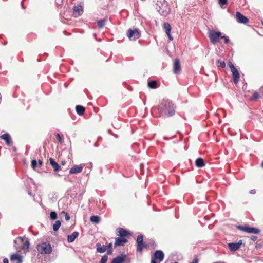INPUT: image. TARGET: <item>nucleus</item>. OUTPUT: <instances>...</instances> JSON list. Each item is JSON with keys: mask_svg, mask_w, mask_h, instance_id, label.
<instances>
[{"mask_svg": "<svg viewBox=\"0 0 263 263\" xmlns=\"http://www.w3.org/2000/svg\"><path fill=\"white\" fill-rule=\"evenodd\" d=\"M235 16L237 22L239 23L246 24L249 22V19L238 11L236 12Z\"/></svg>", "mask_w": 263, "mask_h": 263, "instance_id": "9d476101", "label": "nucleus"}, {"mask_svg": "<svg viewBox=\"0 0 263 263\" xmlns=\"http://www.w3.org/2000/svg\"><path fill=\"white\" fill-rule=\"evenodd\" d=\"M61 226V222L59 220H57L53 225V229L54 231H57Z\"/></svg>", "mask_w": 263, "mask_h": 263, "instance_id": "c756f323", "label": "nucleus"}, {"mask_svg": "<svg viewBox=\"0 0 263 263\" xmlns=\"http://www.w3.org/2000/svg\"><path fill=\"white\" fill-rule=\"evenodd\" d=\"M231 72L232 73V77L234 83L235 84H237L238 83L240 78L239 72L237 68L232 70Z\"/></svg>", "mask_w": 263, "mask_h": 263, "instance_id": "6ab92c4d", "label": "nucleus"}, {"mask_svg": "<svg viewBox=\"0 0 263 263\" xmlns=\"http://www.w3.org/2000/svg\"><path fill=\"white\" fill-rule=\"evenodd\" d=\"M137 243V251L140 253L142 252L144 248H148V245L143 242V236L142 235H139L136 240Z\"/></svg>", "mask_w": 263, "mask_h": 263, "instance_id": "39448f33", "label": "nucleus"}, {"mask_svg": "<svg viewBox=\"0 0 263 263\" xmlns=\"http://www.w3.org/2000/svg\"><path fill=\"white\" fill-rule=\"evenodd\" d=\"M158 109L163 117H171L175 113V106L172 101L168 100H162Z\"/></svg>", "mask_w": 263, "mask_h": 263, "instance_id": "f257e3e1", "label": "nucleus"}, {"mask_svg": "<svg viewBox=\"0 0 263 263\" xmlns=\"http://www.w3.org/2000/svg\"><path fill=\"white\" fill-rule=\"evenodd\" d=\"M195 165L197 167H203L205 166V163L202 158H198L195 161Z\"/></svg>", "mask_w": 263, "mask_h": 263, "instance_id": "5701e85b", "label": "nucleus"}, {"mask_svg": "<svg viewBox=\"0 0 263 263\" xmlns=\"http://www.w3.org/2000/svg\"><path fill=\"white\" fill-rule=\"evenodd\" d=\"M106 246L107 250L108 249V250H107V254H111L112 253V243H110L108 245Z\"/></svg>", "mask_w": 263, "mask_h": 263, "instance_id": "f704fd0d", "label": "nucleus"}, {"mask_svg": "<svg viewBox=\"0 0 263 263\" xmlns=\"http://www.w3.org/2000/svg\"><path fill=\"white\" fill-rule=\"evenodd\" d=\"M10 260L11 261H13L15 263H22L21 256L16 254H12L11 256Z\"/></svg>", "mask_w": 263, "mask_h": 263, "instance_id": "412c9836", "label": "nucleus"}, {"mask_svg": "<svg viewBox=\"0 0 263 263\" xmlns=\"http://www.w3.org/2000/svg\"><path fill=\"white\" fill-rule=\"evenodd\" d=\"M56 138L60 142H62V138L60 136V135L59 134H57L56 135Z\"/></svg>", "mask_w": 263, "mask_h": 263, "instance_id": "58836bf2", "label": "nucleus"}, {"mask_svg": "<svg viewBox=\"0 0 263 263\" xmlns=\"http://www.w3.org/2000/svg\"><path fill=\"white\" fill-rule=\"evenodd\" d=\"M31 165L33 170H35L37 165V161L36 160H33L31 161Z\"/></svg>", "mask_w": 263, "mask_h": 263, "instance_id": "72a5a7b5", "label": "nucleus"}, {"mask_svg": "<svg viewBox=\"0 0 263 263\" xmlns=\"http://www.w3.org/2000/svg\"><path fill=\"white\" fill-rule=\"evenodd\" d=\"M76 110L77 113L79 115L82 116L84 114V113L85 112V108L84 106H81V105H77L76 106Z\"/></svg>", "mask_w": 263, "mask_h": 263, "instance_id": "b1692460", "label": "nucleus"}, {"mask_svg": "<svg viewBox=\"0 0 263 263\" xmlns=\"http://www.w3.org/2000/svg\"><path fill=\"white\" fill-rule=\"evenodd\" d=\"M257 237L256 236H252L251 237V239L253 240L254 241H256L257 239Z\"/></svg>", "mask_w": 263, "mask_h": 263, "instance_id": "79ce46f5", "label": "nucleus"}, {"mask_svg": "<svg viewBox=\"0 0 263 263\" xmlns=\"http://www.w3.org/2000/svg\"><path fill=\"white\" fill-rule=\"evenodd\" d=\"M38 164H39V165L40 166H41L42 165V164H43V162H42V161L41 160L39 159V160H38Z\"/></svg>", "mask_w": 263, "mask_h": 263, "instance_id": "a18cd8bd", "label": "nucleus"}, {"mask_svg": "<svg viewBox=\"0 0 263 263\" xmlns=\"http://www.w3.org/2000/svg\"><path fill=\"white\" fill-rule=\"evenodd\" d=\"M173 71L174 73L176 74H179L181 71L180 60L178 59H176L174 61Z\"/></svg>", "mask_w": 263, "mask_h": 263, "instance_id": "f3484780", "label": "nucleus"}, {"mask_svg": "<svg viewBox=\"0 0 263 263\" xmlns=\"http://www.w3.org/2000/svg\"><path fill=\"white\" fill-rule=\"evenodd\" d=\"M107 250V246H101L100 243L97 244V251L100 253H103Z\"/></svg>", "mask_w": 263, "mask_h": 263, "instance_id": "393cba45", "label": "nucleus"}, {"mask_svg": "<svg viewBox=\"0 0 263 263\" xmlns=\"http://www.w3.org/2000/svg\"><path fill=\"white\" fill-rule=\"evenodd\" d=\"M116 231L118 233V235L121 237L126 238L130 235L128 231L122 228H117Z\"/></svg>", "mask_w": 263, "mask_h": 263, "instance_id": "ddd939ff", "label": "nucleus"}, {"mask_svg": "<svg viewBox=\"0 0 263 263\" xmlns=\"http://www.w3.org/2000/svg\"><path fill=\"white\" fill-rule=\"evenodd\" d=\"M221 35L222 33L220 31H216L214 30H209L208 31V36L210 42L213 44H215L219 42Z\"/></svg>", "mask_w": 263, "mask_h": 263, "instance_id": "7ed1b4c3", "label": "nucleus"}, {"mask_svg": "<svg viewBox=\"0 0 263 263\" xmlns=\"http://www.w3.org/2000/svg\"><path fill=\"white\" fill-rule=\"evenodd\" d=\"M127 35L130 40H136L140 37L141 34L138 29H134L132 30L129 29L128 30Z\"/></svg>", "mask_w": 263, "mask_h": 263, "instance_id": "6e6552de", "label": "nucleus"}, {"mask_svg": "<svg viewBox=\"0 0 263 263\" xmlns=\"http://www.w3.org/2000/svg\"><path fill=\"white\" fill-rule=\"evenodd\" d=\"M50 218L51 220H55L57 218V214L56 212L54 211L51 212L50 214Z\"/></svg>", "mask_w": 263, "mask_h": 263, "instance_id": "2f4dec72", "label": "nucleus"}, {"mask_svg": "<svg viewBox=\"0 0 263 263\" xmlns=\"http://www.w3.org/2000/svg\"><path fill=\"white\" fill-rule=\"evenodd\" d=\"M228 66L231 69V71L236 69V68L235 67L233 64L231 62H229L228 63Z\"/></svg>", "mask_w": 263, "mask_h": 263, "instance_id": "e433bc0d", "label": "nucleus"}, {"mask_svg": "<svg viewBox=\"0 0 263 263\" xmlns=\"http://www.w3.org/2000/svg\"><path fill=\"white\" fill-rule=\"evenodd\" d=\"M148 87L151 89H155L158 87L157 82L155 80H151L148 82Z\"/></svg>", "mask_w": 263, "mask_h": 263, "instance_id": "bb28decb", "label": "nucleus"}, {"mask_svg": "<svg viewBox=\"0 0 263 263\" xmlns=\"http://www.w3.org/2000/svg\"><path fill=\"white\" fill-rule=\"evenodd\" d=\"M260 92L263 95V86L260 88Z\"/></svg>", "mask_w": 263, "mask_h": 263, "instance_id": "de8ad7c7", "label": "nucleus"}, {"mask_svg": "<svg viewBox=\"0 0 263 263\" xmlns=\"http://www.w3.org/2000/svg\"><path fill=\"white\" fill-rule=\"evenodd\" d=\"M163 28L165 29L166 34H167V36L168 37V39L172 41L173 40V37L171 35V27L170 25V24L167 22H165L163 24Z\"/></svg>", "mask_w": 263, "mask_h": 263, "instance_id": "a211bd4d", "label": "nucleus"}, {"mask_svg": "<svg viewBox=\"0 0 263 263\" xmlns=\"http://www.w3.org/2000/svg\"><path fill=\"white\" fill-rule=\"evenodd\" d=\"M4 263H9V260L7 258H5L3 259Z\"/></svg>", "mask_w": 263, "mask_h": 263, "instance_id": "49530a36", "label": "nucleus"}, {"mask_svg": "<svg viewBox=\"0 0 263 263\" xmlns=\"http://www.w3.org/2000/svg\"><path fill=\"white\" fill-rule=\"evenodd\" d=\"M261 165V166L262 167H263V161L261 162V165Z\"/></svg>", "mask_w": 263, "mask_h": 263, "instance_id": "8fccbe9b", "label": "nucleus"}, {"mask_svg": "<svg viewBox=\"0 0 263 263\" xmlns=\"http://www.w3.org/2000/svg\"><path fill=\"white\" fill-rule=\"evenodd\" d=\"M61 163H62V165H64L65 164L66 162L65 161H62Z\"/></svg>", "mask_w": 263, "mask_h": 263, "instance_id": "09e8293b", "label": "nucleus"}, {"mask_svg": "<svg viewBox=\"0 0 263 263\" xmlns=\"http://www.w3.org/2000/svg\"><path fill=\"white\" fill-rule=\"evenodd\" d=\"M36 248L41 254H50L52 252L51 245L46 242H42L37 245Z\"/></svg>", "mask_w": 263, "mask_h": 263, "instance_id": "20e7f679", "label": "nucleus"}, {"mask_svg": "<svg viewBox=\"0 0 263 263\" xmlns=\"http://www.w3.org/2000/svg\"><path fill=\"white\" fill-rule=\"evenodd\" d=\"M49 162L53 168L54 171L59 172L60 170V166L52 158H49Z\"/></svg>", "mask_w": 263, "mask_h": 263, "instance_id": "aec40b11", "label": "nucleus"}, {"mask_svg": "<svg viewBox=\"0 0 263 263\" xmlns=\"http://www.w3.org/2000/svg\"><path fill=\"white\" fill-rule=\"evenodd\" d=\"M242 244V240H239L237 243H229L228 246L231 251L234 252L239 249Z\"/></svg>", "mask_w": 263, "mask_h": 263, "instance_id": "9b49d317", "label": "nucleus"}, {"mask_svg": "<svg viewBox=\"0 0 263 263\" xmlns=\"http://www.w3.org/2000/svg\"><path fill=\"white\" fill-rule=\"evenodd\" d=\"M221 39H224V43H226V44H228L230 42L229 38L227 36H225V35L222 36L221 35Z\"/></svg>", "mask_w": 263, "mask_h": 263, "instance_id": "c9c22d12", "label": "nucleus"}, {"mask_svg": "<svg viewBox=\"0 0 263 263\" xmlns=\"http://www.w3.org/2000/svg\"><path fill=\"white\" fill-rule=\"evenodd\" d=\"M84 168L83 165H74L72 167V168L69 171V174H78L79 173L82 172Z\"/></svg>", "mask_w": 263, "mask_h": 263, "instance_id": "f8f14e48", "label": "nucleus"}, {"mask_svg": "<svg viewBox=\"0 0 263 263\" xmlns=\"http://www.w3.org/2000/svg\"><path fill=\"white\" fill-rule=\"evenodd\" d=\"M128 242L126 238L118 237L115 238V242L114 243L115 247L122 246Z\"/></svg>", "mask_w": 263, "mask_h": 263, "instance_id": "4468645a", "label": "nucleus"}, {"mask_svg": "<svg viewBox=\"0 0 263 263\" xmlns=\"http://www.w3.org/2000/svg\"><path fill=\"white\" fill-rule=\"evenodd\" d=\"M164 257L163 252L161 250H157L152 257L151 263H159L163 261Z\"/></svg>", "mask_w": 263, "mask_h": 263, "instance_id": "0eeeda50", "label": "nucleus"}, {"mask_svg": "<svg viewBox=\"0 0 263 263\" xmlns=\"http://www.w3.org/2000/svg\"><path fill=\"white\" fill-rule=\"evenodd\" d=\"M0 138L5 141L6 144L8 146H11L12 145V141L10 135L8 133H5L0 136Z\"/></svg>", "mask_w": 263, "mask_h": 263, "instance_id": "2eb2a0df", "label": "nucleus"}, {"mask_svg": "<svg viewBox=\"0 0 263 263\" xmlns=\"http://www.w3.org/2000/svg\"><path fill=\"white\" fill-rule=\"evenodd\" d=\"M107 259L108 256L107 255H104L102 257L100 263H106Z\"/></svg>", "mask_w": 263, "mask_h": 263, "instance_id": "473e14b6", "label": "nucleus"}, {"mask_svg": "<svg viewBox=\"0 0 263 263\" xmlns=\"http://www.w3.org/2000/svg\"><path fill=\"white\" fill-rule=\"evenodd\" d=\"M65 218L66 220L68 221L70 219V217L67 213H66Z\"/></svg>", "mask_w": 263, "mask_h": 263, "instance_id": "a19ab883", "label": "nucleus"}, {"mask_svg": "<svg viewBox=\"0 0 263 263\" xmlns=\"http://www.w3.org/2000/svg\"><path fill=\"white\" fill-rule=\"evenodd\" d=\"M219 3L221 6L225 5L227 4V0H218Z\"/></svg>", "mask_w": 263, "mask_h": 263, "instance_id": "4c0bfd02", "label": "nucleus"}, {"mask_svg": "<svg viewBox=\"0 0 263 263\" xmlns=\"http://www.w3.org/2000/svg\"><path fill=\"white\" fill-rule=\"evenodd\" d=\"M79 236V233L78 232H74L71 234L68 235L67 240L69 242H72L74 241L75 239Z\"/></svg>", "mask_w": 263, "mask_h": 263, "instance_id": "4be33fe9", "label": "nucleus"}, {"mask_svg": "<svg viewBox=\"0 0 263 263\" xmlns=\"http://www.w3.org/2000/svg\"><path fill=\"white\" fill-rule=\"evenodd\" d=\"M250 193L252 194H254L256 193V190L255 189H252L250 191Z\"/></svg>", "mask_w": 263, "mask_h": 263, "instance_id": "c03bdc74", "label": "nucleus"}, {"mask_svg": "<svg viewBox=\"0 0 263 263\" xmlns=\"http://www.w3.org/2000/svg\"><path fill=\"white\" fill-rule=\"evenodd\" d=\"M156 9L158 13L163 16H167L171 12V8L165 0H157Z\"/></svg>", "mask_w": 263, "mask_h": 263, "instance_id": "f03ea898", "label": "nucleus"}, {"mask_svg": "<svg viewBox=\"0 0 263 263\" xmlns=\"http://www.w3.org/2000/svg\"><path fill=\"white\" fill-rule=\"evenodd\" d=\"M17 240H20L22 243L20 248L22 250H27L29 248L30 246V243L28 238L25 236L23 237H18L17 238Z\"/></svg>", "mask_w": 263, "mask_h": 263, "instance_id": "1a4fd4ad", "label": "nucleus"}, {"mask_svg": "<svg viewBox=\"0 0 263 263\" xmlns=\"http://www.w3.org/2000/svg\"><path fill=\"white\" fill-rule=\"evenodd\" d=\"M259 97V94L258 92H255V93H254L253 96H252V99H258Z\"/></svg>", "mask_w": 263, "mask_h": 263, "instance_id": "ea45409f", "label": "nucleus"}, {"mask_svg": "<svg viewBox=\"0 0 263 263\" xmlns=\"http://www.w3.org/2000/svg\"><path fill=\"white\" fill-rule=\"evenodd\" d=\"M237 229L250 234H258L260 231L258 228L250 227L248 226H237Z\"/></svg>", "mask_w": 263, "mask_h": 263, "instance_id": "423d86ee", "label": "nucleus"}, {"mask_svg": "<svg viewBox=\"0 0 263 263\" xmlns=\"http://www.w3.org/2000/svg\"><path fill=\"white\" fill-rule=\"evenodd\" d=\"M105 20H100L97 22L98 26L99 28H102L105 25Z\"/></svg>", "mask_w": 263, "mask_h": 263, "instance_id": "7c9ffc66", "label": "nucleus"}, {"mask_svg": "<svg viewBox=\"0 0 263 263\" xmlns=\"http://www.w3.org/2000/svg\"><path fill=\"white\" fill-rule=\"evenodd\" d=\"M100 220V218L98 216L93 215L90 218V221L94 223H99Z\"/></svg>", "mask_w": 263, "mask_h": 263, "instance_id": "cd10ccee", "label": "nucleus"}, {"mask_svg": "<svg viewBox=\"0 0 263 263\" xmlns=\"http://www.w3.org/2000/svg\"><path fill=\"white\" fill-rule=\"evenodd\" d=\"M191 263H198V260L197 258H194Z\"/></svg>", "mask_w": 263, "mask_h": 263, "instance_id": "37998d69", "label": "nucleus"}, {"mask_svg": "<svg viewBox=\"0 0 263 263\" xmlns=\"http://www.w3.org/2000/svg\"><path fill=\"white\" fill-rule=\"evenodd\" d=\"M217 67H220L221 68H224L226 67V63L224 61H222L220 59H218L217 60Z\"/></svg>", "mask_w": 263, "mask_h": 263, "instance_id": "c85d7f7f", "label": "nucleus"}, {"mask_svg": "<svg viewBox=\"0 0 263 263\" xmlns=\"http://www.w3.org/2000/svg\"><path fill=\"white\" fill-rule=\"evenodd\" d=\"M73 15L75 17H78L80 16L83 12V8L81 5H77L74 6L73 8Z\"/></svg>", "mask_w": 263, "mask_h": 263, "instance_id": "dca6fc26", "label": "nucleus"}, {"mask_svg": "<svg viewBox=\"0 0 263 263\" xmlns=\"http://www.w3.org/2000/svg\"><path fill=\"white\" fill-rule=\"evenodd\" d=\"M125 256H118L116 258H114L111 263H123L125 259Z\"/></svg>", "mask_w": 263, "mask_h": 263, "instance_id": "a878e982", "label": "nucleus"}]
</instances>
